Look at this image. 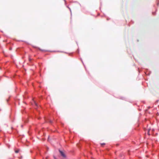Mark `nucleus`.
<instances>
[{
	"label": "nucleus",
	"mask_w": 159,
	"mask_h": 159,
	"mask_svg": "<svg viewBox=\"0 0 159 159\" xmlns=\"http://www.w3.org/2000/svg\"><path fill=\"white\" fill-rule=\"evenodd\" d=\"M59 152L60 153V154L63 157L65 158L66 157V155L65 154V153H64L62 151L59 150Z\"/></svg>",
	"instance_id": "f257e3e1"
},
{
	"label": "nucleus",
	"mask_w": 159,
	"mask_h": 159,
	"mask_svg": "<svg viewBox=\"0 0 159 159\" xmlns=\"http://www.w3.org/2000/svg\"><path fill=\"white\" fill-rule=\"evenodd\" d=\"M19 152V150H16L15 151V152L16 153H17Z\"/></svg>",
	"instance_id": "f03ea898"
},
{
	"label": "nucleus",
	"mask_w": 159,
	"mask_h": 159,
	"mask_svg": "<svg viewBox=\"0 0 159 159\" xmlns=\"http://www.w3.org/2000/svg\"><path fill=\"white\" fill-rule=\"evenodd\" d=\"M34 103H35V105L36 106H37V103L35 102L34 101Z\"/></svg>",
	"instance_id": "7ed1b4c3"
},
{
	"label": "nucleus",
	"mask_w": 159,
	"mask_h": 159,
	"mask_svg": "<svg viewBox=\"0 0 159 159\" xmlns=\"http://www.w3.org/2000/svg\"><path fill=\"white\" fill-rule=\"evenodd\" d=\"M101 145H104L105 144V143H101Z\"/></svg>",
	"instance_id": "20e7f679"
},
{
	"label": "nucleus",
	"mask_w": 159,
	"mask_h": 159,
	"mask_svg": "<svg viewBox=\"0 0 159 159\" xmlns=\"http://www.w3.org/2000/svg\"><path fill=\"white\" fill-rule=\"evenodd\" d=\"M52 121H50V122H51V123H52Z\"/></svg>",
	"instance_id": "39448f33"
},
{
	"label": "nucleus",
	"mask_w": 159,
	"mask_h": 159,
	"mask_svg": "<svg viewBox=\"0 0 159 159\" xmlns=\"http://www.w3.org/2000/svg\"><path fill=\"white\" fill-rule=\"evenodd\" d=\"M21 127H23V125H21Z\"/></svg>",
	"instance_id": "423d86ee"
}]
</instances>
